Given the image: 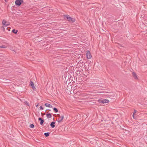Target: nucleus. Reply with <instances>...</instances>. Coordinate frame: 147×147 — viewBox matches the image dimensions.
<instances>
[{"mask_svg":"<svg viewBox=\"0 0 147 147\" xmlns=\"http://www.w3.org/2000/svg\"><path fill=\"white\" fill-rule=\"evenodd\" d=\"M38 120L40 121V125H42L43 124V123L44 122L43 120L40 117L38 118Z\"/></svg>","mask_w":147,"mask_h":147,"instance_id":"nucleus-10","label":"nucleus"},{"mask_svg":"<svg viewBox=\"0 0 147 147\" xmlns=\"http://www.w3.org/2000/svg\"><path fill=\"white\" fill-rule=\"evenodd\" d=\"M55 124L54 122H52L51 123L50 125L52 128H54L55 127Z\"/></svg>","mask_w":147,"mask_h":147,"instance_id":"nucleus-9","label":"nucleus"},{"mask_svg":"<svg viewBox=\"0 0 147 147\" xmlns=\"http://www.w3.org/2000/svg\"><path fill=\"white\" fill-rule=\"evenodd\" d=\"M38 104L36 105V107H38Z\"/></svg>","mask_w":147,"mask_h":147,"instance_id":"nucleus-21","label":"nucleus"},{"mask_svg":"<svg viewBox=\"0 0 147 147\" xmlns=\"http://www.w3.org/2000/svg\"><path fill=\"white\" fill-rule=\"evenodd\" d=\"M132 74H133V75L134 78H135V79L137 78V75H136V74L135 72H133Z\"/></svg>","mask_w":147,"mask_h":147,"instance_id":"nucleus-12","label":"nucleus"},{"mask_svg":"<svg viewBox=\"0 0 147 147\" xmlns=\"http://www.w3.org/2000/svg\"><path fill=\"white\" fill-rule=\"evenodd\" d=\"M6 2H7V1L6 0H4Z\"/></svg>","mask_w":147,"mask_h":147,"instance_id":"nucleus-22","label":"nucleus"},{"mask_svg":"<svg viewBox=\"0 0 147 147\" xmlns=\"http://www.w3.org/2000/svg\"><path fill=\"white\" fill-rule=\"evenodd\" d=\"M98 102L102 104L107 103L109 102V101L107 99H99L98 100Z\"/></svg>","mask_w":147,"mask_h":147,"instance_id":"nucleus-2","label":"nucleus"},{"mask_svg":"<svg viewBox=\"0 0 147 147\" xmlns=\"http://www.w3.org/2000/svg\"><path fill=\"white\" fill-rule=\"evenodd\" d=\"M30 85L31 86L33 90H35V87L34 84L32 82H30Z\"/></svg>","mask_w":147,"mask_h":147,"instance_id":"nucleus-7","label":"nucleus"},{"mask_svg":"<svg viewBox=\"0 0 147 147\" xmlns=\"http://www.w3.org/2000/svg\"><path fill=\"white\" fill-rule=\"evenodd\" d=\"M136 110H134V112L133 113H134V114H135L136 113Z\"/></svg>","mask_w":147,"mask_h":147,"instance_id":"nucleus-20","label":"nucleus"},{"mask_svg":"<svg viewBox=\"0 0 147 147\" xmlns=\"http://www.w3.org/2000/svg\"><path fill=\"white\" fill-rule=\"evenodd\" d=\"M53 110L55 112L57 113V112H58V110L56 108H54L53 109Z\"/></svg>","mask_w":147,"mask_h":147,"instance_id":"nucleus-16","label":"nucleus"},{"mask_svg":"<svg viewBox=\"0 0 147 147\" xmlns=\"http://www.w3.org/2000/svg\"><path fill=\"white\" fill-rule=\"evenodd\" d=\"M45 105L47 107H49V108H52L53 106L51 105L48 104V103H45Z\"/></svg>","mask_w":147,"mask_h":147,"instance_id":"nucleus-8","label":"nucleus"},{"mask_svg":"<svg viewBox=\"0 0 147 147\" xmlns=\"http://www.w3.org/2000/svg\"><path fill=\"white\" fill-rule=\"evenodd\" d=\"M46 116L48 118H51L52 117L50 113L47 114Z\"/></svg>","mask_w":147,"mask_h":147,"instance_id":"nucleus-11","label":"nucleus"},{"mask_svg":"<svg viewBox=\"0 0 147 147\" xmlns=\"http://www.w3.org/2000/svg\"><path fill=\"white\" fill-rule=\"evenodd\" d=\"M2 24L5 26H7L9 25L10 24V23L9 22L6 21L5 20H4L3 21Z\"/></svg>","mask_w":147,"mask_h":147,"instance_id":"nucleus-5","label":"nucleus"},{"mask_svg":"<svg viewBox=\"0 0 147 147\" xmlns=\"http://www.w3.org/2000/svg\"><path fill=\"white\" fill-rule=\"evenodd\" d=\"M44 135L45 136H46L47 137L49 136V134L48 133H45L44 134Z\"/></svg>","mask_w":147,"mask_h":147,"instance_id":"nucleus-15","label":"nucleus"},{"mask_svg":"<svg viewBox=\"0 0 147 147\" xmlns=\"http://www.w3.org/2000/svg\"><path fill=\"white\" fill-rule=\"evenodd\" d=\"M87 58L88 59H90L92 57V55L90 53L89 51H86V53Z\"/></svg>","mask_w":147,"mask_h":147,"instance_id":"nucleus-6","label":"nucleus"},{"mask_svg":"<svg viewBox=\"0 0 147 147\" xmlns=\"http://www.w3.org/2000/svg\"><path fill=\"white\" fill-rule=\"evenodd\" d=\"M134 115H135V114H134V113H133V115H132V116H133V118H134V119H136L135 117H134Z\"/></svg>","mask_w":147,"mask_h":147,"instance_id":"nucleus-19","label":"nucleus"},{"mask_svg":"<svg viewBox=\"0 0 147 147\" xmlns=\"http://www.w3.org/2000/svg\"><path fill=\"white\" fill-rule=\"evenodd\" d=\"M12 32L13 33H15V34H16V33H17V32H18V30H15V29H13V30H12Z\"/></svg>","mask_w":147,"mask_h":147,"instance_id":"nucleus-14","label":"nucleus"},{"mask_svg":"<svg viewBox=\"0 0 147 147\" xmlns=\"http://www.w3.org/2000/svg\"><path fill=\"white\" fill-rule=\"evenodd\" d=\"M58 116L59 117L57 120L58 122L59 123L61 122L64 118V115H62L61 116H60L59 115H58Z\"/></svg>","mask_w":147,"mask_h":147,"instance_id":"nucleus-3","label":"nucleus"},{"mask_svg":"<svg viewBox=\"0 0 147 147\" xmlns=\"http://www.w3.org/2000/svg\"><path fill=\"white\" fill-rule=\"evenodd\" d=\"M7 47L6 46H5V45H2V46H0V48H1L5 49V48H7Z\"/></svg>","mask_w":147,"mask_h":147,"instance_id":"nucleus-13","label":"nucleus"},{"mask_svg":"<svg viewBox=\"0 0 147 147\" xmlns=\"http://www.w3.org/2000/svg\"><path fill=\"white\" fill-rule=\"evenodd\" d=\"M22 2V0H16L15 1V4L17 6H19Z\"/></svg>","mask_w":147,"mask_h":147,"instance_id":"nucleus-4","label":"nucleus"},{"mask_svg":"<svg viewBox=\"0 0 147 147\" xmlns=\"http://www.w3.org/2000/svg\"><path fill=\"white\" fill-rule=\"evenodd\" d=\"M30 128H33L34 127V125L33 124H30Z\"/></svg>","mask_w":147,"mask_h":147,"instance_id":"nucleus-17","label":"nucleus"},{"mask_svg":"<svg viewBox=\"0 0 147 147\" xmlns=\"http://www.w3.org/2000/svg\"><path fill=\"white\" fill-rule=\"evenodd\" d=\"M40 110H43V108L42 106H40Z\"/></svg>","mask_w":147,"mask_h":147,"instance_id":"nucleus-18","label":"nucleus"},{"mask_svg":"<svg viewBox=\"0 0 147 147\" xmlns=\"http://www.w3.org/2000/svg\"><path fill=\"white\" fill-rule=\"evenodd\" d=\"M63 17L65 19L67 20L69 22H74L75 21V19L71 18L68 15H65Z\"/></svg>","mask_w":147,"mask_h":147,"instance_id":"nucleus-1","label":"nucleus"}]
</instances>
